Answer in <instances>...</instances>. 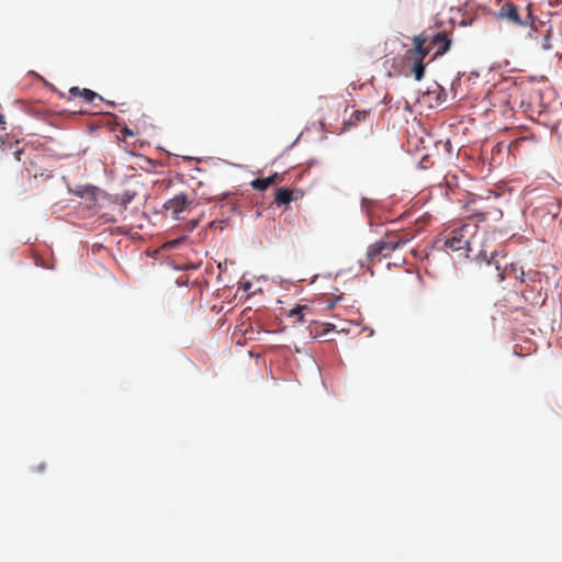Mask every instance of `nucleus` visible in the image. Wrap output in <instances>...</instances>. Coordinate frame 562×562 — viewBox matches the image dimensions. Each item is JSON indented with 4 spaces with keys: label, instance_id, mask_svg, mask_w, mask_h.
<instances>
[{
    "label": "nucleus",
    "instance_id": "39448f33",
    "mask_svg": "<svg viewBox=\"0 0 562 562\" xmlns=\"http://www.w3.org/2000/svg\"><path fill=\"white\" fill-rule=\"evenodd\" d=\"M447 97L448 94L445 88L437 82H434L423 93L422 101L429 108H437L447 101Z\"/></svg>",
    "mask_w": 562,
    "mask_h": 562
},
{
    "label": "nucleus",
    "instance_id": "ddd939ff",
    "mask_svg": "<svg viewBox=\"0 0 562 562\" xmlns=\"http://www.w3.org/2000/svg\"><path fill=\"white\" fill-rule=\"evenodd\" d=\"M389 238L391 239L392 244H396V249L406 245L408 241H411L414 237L411 233H402V234H387Z\"/></svg>",
    "mask_w": 562,
    "mask_h": 562
},
{
    "label": "nucleus",
    "instance_id": "20e7f679",
    "mask_svg": "<svg viewBox=\"0 0 562 562\" xmlns=\"http://www.w3.org/2000/svg\"><path fill=\"white\" fill-rule=\"evenodd\" d=\"M396 249V244H392L389 235L383 239L372 244L367 252V259L369 261H380L381 257L390 256Z\"/></svg>",
    "mask_w": 562,
    "mask_h": 562
},
{
    "label": "nucleus",
    "instance_id": "f03ea898",
    "mask_svg": "<svg viewBox=\"0 0 562 562\" xmlns=\"http://www.w3.org/2000/svg\"><path fill=\"white\" fill-rule=\"evenodd\" d=\"M531 7L532 4L528 3L525 8L526 15L521 16L518 7L514 2L507 1L499 8L497 16L517 26H527L531 31L538 32L540 27L546 26V23L532 14Z\"/></svg>",
    "mask_w": 562,
    "mask_h": 562
},
{
    "label": "nucleus",
    "instance_id": "0eeeda50",
    "mask_svg": "<svg viewBox=\"0 0 562 562\" xmlns=\"http://www.w3.org/2000/svg\"><path fill=\"white\" fill-rule=\"evenodd\" d=\"M60 97L67 99L69 102H72L77 98H80L83 100V102L89 104H92L95 99L103 100L102 97L99 95L97 92L87 88L80 89L79 87H71L68 90V93H60Z\"/></svg>",
    "mask_w": 562,
    "mask_h": 562
},
{
    "label": "nucleus",
    "instance_id": "6ab92c4d",
    "mask_svg": "<svg viewBox=\"0 0 562 562\" xmlns=\"http://www.w3.org/2000/svg\"><path fill=\"white\" fill-rule=\"evenodd\" d=\"M518 279H519V280H520V282H522V283L525 282V272H524V271H521V272H520V276L518 277Z\"/></svg>",
    "mask_w": 562,
    "mask_h": 562
},
{
    "label": "nucleus",
    "instance_id": "4468645a",
    "mask_svg": "<svg viewBox=\"0 0 562 562\" xmlns=\"http://www.w3.org/2000/svg\"><path fill=\"white\" fill-rule=\"evenodd\" d=\"M389 238L391 239L392 244H396V249L406 245L408 241H411L414 237L411 233H402V234H387Z\"/></svg>",
    "mask_w": 562,
    "mask_h": 562
},
{
    "label": "nucleus",
    "instance_id": "f257e3e1",
    "mask_svg": "<svg viewBox=\"0 0 562 562\" xmlns=\"http://www.w3.org/2000/svg\"><path fill=\"white\" fill-rule=\"evenodd\" d=\"M451 38L446 31L435 32L426 30L413 37V47L407 50L409 55L427 56L432 48H436L435 57L441 56L449 50Z\"/></svg>",
    "mask_w": 562,
    "mask_h": 562
},
{
    "label": "nucleus",
    "instance_id": "5701e85b",
    "mask_svg": "<svg viewBox=\"0 0 562 562\" xmlns=\"http://www.w3.org/2000/svg\"><path fill=\"white\" fill-rule=\"evenodd\" d=\"M333 306H334V302H330V303L328 304V307H330V308H331Z\"/></svg>",
    "mask_w": 562,
    "mask_h": 562
},
{
    "label": "nucleus",
    "instance_id": "423d86ee",
    "mask_svg": "<svg viewBox=\"0 0 562 562\" xmlns=\"http://www.w3.org/2000/svg\"><path fill=\"white\" fill-rule=\"evenodd\" d=\"M193 203L186 193L176 194L173 198L167 200L164 207L170 212L173 218H178L179 214L188 210Z\"/></svg>",
    "mask_w": 562,
    "mask_h": 562
},
{
    "label": "nucleus",
    "instance_id": "6e6552de",
    "mask_svg": "<svg viewBox=\"0 0 562 562\" xmlns=\"http://www.w3.org/2000/svg\"><path fill=\"white\" fill-rule=\"evenodd\" d=\"M538 34H542L543 37L540 42V47L543 49V50H549L552 48V45H551V26H544V27H540L538 32H533L531 31L530 29L528 30V36L531 38V40H538Z\"/></svg>",
    "mask_w": 562,
    "mask_h": 562
},
{
    "label": "nucleus",
    "instance_id": "4be33fe9",
    "mask_svg": "<svg viewBox=\"0 0 562 562\" xmlns=\"http://www.w3.org/2000/svg\"><path fill=\"white\" fill-rule=\"evenodd\" d=\"M77 112L80 113V114L87 113V111L82 110V109H79Z\"/></svg>",
    "mask_w": 562,
    "mask_h": 562
},
{
    "label": "nucleus",
    "instance_id": "dca6fc26",
    "mask_svg": "<svg viewBox=\"0 0 562 562\" xmlns=\"http://www.w3.org/2000/svg\"><path fill=\"white\" fill-rule=\"evenodd\" d=\"M308 310L306 305H297L289 312L290 316H296L300 322H303V312Z\"/></svg>",
    "mask_w": 562,
    "mask_h": 562
},
{
    "label": "nucleus",
    "instance_id": "a211bd4d",
    "mask_svg": "<svg viewBox=\"0 0 562 562\" xmlns=\"http://www.w3.org/2000/svg\"><path fill=\"white\" fill-rule=\"evenodd\" d=\"M5 119L4 115L0 113V127L1 130H5Z\"/></svg>",
    "mask_w": 562,
    "mask_h": 562
},
{
    "label": "nucleus",
    "instance_id": "9d476101",
    "mask_svg": "<svg viewBox=\"0 0 562 562\" xmlns=\"http://www.w3.org/2000/svg\"><path fill=\"white\" fill-rule=\"evenodd\" d=\"M277 178H278V173H274L268 178H257L250 182V186L255 190L265 191L276 182Z\"/></svg>",
    "mask_w": 562,
    "mask_h": 562
},
{
    "label": "nucleus",
    "instance_id": "1a4fd4ad",
    "mask_svg": "<svg viewBox=\"0 0 562 562\" xmlns=\"http://www.w3.org/2000/svg\"><path fill=\"white\" fill-rule=\"evenodd\" d=\"M426 56L422 55H409L406 53V58L408 60H413V66L411 68L412 74L414 75L417 81L422 80L425 74V64L424 59Z\"/></svg>",
    "mask_w": 562,
    "mask_h": 562
},
{
    "label": "nucleus",
    "instance_id": "412c9836",
    "mask_svg": "<svg viewBox=\"0 0 562 562\" xmlns=\"http://www.w3.org/2000/svg\"><path fill=\"white\" fill-rule=\"evenodd\" d=\"M485 267H486L487 269H491V268H492V261H491V260H488V261L485 263Z\"/></svg>",
    "mask_w": 562,
    "mask_h": 562
},
{
    "label": "nucleus",
    "instance_id": "f8f14e48",
    "mask_svg": "<svg viewBox=\"0 0 562 562\" xmlns=\"http://www.w3.org/2000/svg\"><path fill=\"white\" fill-rule=\"evenodd\" d=\"M293 200V191L288 188H279L276 192L274 202L278 205L289 204Z\"/></svg>",
    "mask_w": 562,
    "mask_h": 562
},
{
    "label": "nucleus",
    "instance_id": "9b49d317",
    "mask_svg": "<svg viewBox=\"0 0 562 562\" xmlns=\"http://www.w3.org/2000/svg\"><path fill=\"white\" fill-rule=\"evenodd\" d=\"M368 114H369V112L366 111V110H362V111L357 110V111H355L351 114V116L349 117V120L344 123V130L347 131V130H349L351 127H356L359 122H363L367 119Z\"/></svg>",
    "mask_w": 562,
    "mask_h": 562
},
{
    "label": "nucleus",
    "instance_id": "7ed1b4c3",
    "mask_svg": "<svg viewBox=\"0 0 562 562\" xmlns=\"http://www.w3.org/2000/svg\"><path fill=\"white\" fill-rule=\"evenodd\" d=\"M479 233V226L474 223L463 224L452 229L446 240V246L453 251H472L475 244V236Z\"/></svg>",
    "mask_w": 562,
    "mask_h": 562
},
{
    "label": "nucleus",
    "instance_id": "2eb2a0df",
    "mask_svg": "<svg viewBox=\"0 0 562 562\" xmlns=\"http://www.w3.org/2000/svg\"><path fill=\"white\" fill-rule=\"evenodd\" d=\"M34 180L38 183L41 181H46L53 178V173L50 170L43 168H35L33 173Z\"/></svg>",
    "mask_w": 562,
    "mask_h": 562
},
{
    "label": "nucleus",
    "instance_id": "aec40b11",
    "mask_svg": "<svg viewBox=\"0 0 562 562\" xmlns=\"http://www.w3.org/2000/svg\"><path fill=\"white\" fill-rule=\"evenodd\" d=\"M123 133L126 134V135H131V136L133 135V132L131 130H128V128H124Z\"/></svg>",
    "mask_w": 562,
    "mask_h": 562
},
{
    "label": "nucleus",
    "instance_id": "f3484780",
    "mask_svg": "<svg viewBox=\"0 0 562 562\" xmlns=\"http://www.w3.org/2000/svg\"><path fill=\"white\" fill-rule=\"evenodd\" d=\"M495 282L498 283V282H502L504 279H505V272L504 271H501L499 267L498 266H495Z\"/></svg>",
    "mask_w": 562,
    "mask_h": 562
}]
</instances>
